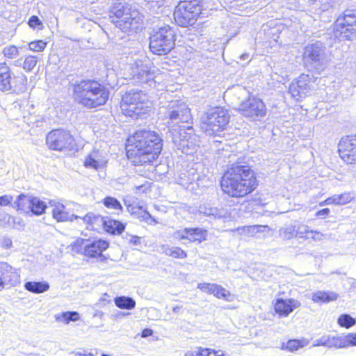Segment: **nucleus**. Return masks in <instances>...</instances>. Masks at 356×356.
I'll return each mask as SVG.
<instances>
[{"label":"nucleus","mask_w":356,"mask_h":356,"mask_svg":"<svg viewBox=\"0 0 356 356\" xmlns=\"http://www.w3.org/2000/svg\"><path fill=\"white\" fill-rule=\"evenodd\" d=\"M300 305L294 298H277L273 302V314L279 318H287Z\"/></svg>","instance_id":"obj_16"},{"label":"nucleus","mask_w":356,"mask_h":356,"mask_svg":"<svg viewBox=\"0 0 356 356\" xmlns=\"http://www.w3.org/2000/svg\"><path fill=\"white\" fill-rule=\"evenodd\" d=\"M12 70L6 62L0 63V91L5 92L11 89Z\"/></svg>","instance_id":"obj_22"},{"label":"nucleus","mask_w":356,"mask_h":356,"mask_svg":"<svg viewBox=\"0 0 356 356\" xmlns=\"http://www.w3.org/2000/svg\"><path fill=\"white\" fill-rule=\"evenodd\" d=\"M333 32L336 37L350 40L356 36V12L346 10L336 19Z\"/></svg>","instance_id":"obj_11"},{"label":"nucleus","mask_w":356,"mask_h":356,"mask_svg":"<svg viewBox=\"0 0 356 356\" xmlns=\"http://www.w3.org/2000/svg\"><path fill=\"white\" fill-rule=\"evenodd\" d=\"M337 323L341 327L349 328L355 324V320L348 314H342L338 318Z\"/></svg>","instance_id":"obj_42"},{"label":"nucleus","mask_w":356,"mask_h":356,"mask_svg":"<svg viewBox=\"0 0 356 356\" xmlns=\"http://www.w3.org/2000/svg\"><path fill=\"white\" fill-rule=\"evenodd\" d=\"M198 289L202 292L213 295L218 299L230 300L231 293L222 286L215 283L203 282L198 284Z\"/></svg>","instance_id":"obj_19"},{"label":"nucleus","mask_w":356,"mask_h":356,"mask_svg":"<svg viewBox=\"0 0 356 356\" xmlns=\"http://www.w3.org/2000/svg\"><path fill=\"white\" fill-rule=\"evenodd\" d=\"M24 288L33 293H40L47 291L49 285L44 282H27L24 284Z\"/></svg>","instance_id":"obj_34"},{"label":"nucleus","mask_w":356,"mask_h":356,"mask_svg":"<svg viewBox=\"0 0 356 356\" xmlns=\"http://www.w3.org/2000/svg\"><path fill=\"white\" fill-rule=\"evenodd\" d=\"M337 298V294L332 292L317 291L312 294V300L316 303H325L336 300Z\"/></svg>","instance_id":"obj_31"},{"label":"nucleus","mask_w":356,"mask_h":356,"mask_svg":"<svg viewBox=\"0 0 356 356\" xmlns=\"http://www.w3.org/2000/svg\"><path fill=\"white\" fill-rule=\"evenodd\" d=\"M29 49L33 52H42L47 46V42L42 40H35L28 44Z\"/></svg>","instance_id":"obj_41"},{"label":"nucleus","mask_w":356,"mask_h":356,"mask_svg":"<svg viewBox=\"0 0 356 356\" xmlns=\"http://www.w3.org/2000/svg\"><path fill=\"white\" fill-rule=\"evenodd\" d=\"M46 145L49 149L58 152L78 149L74 137L69 131L63 129L50 131L46 136Z\"/></svg>","instance_id":"obj_10"},{"label":"nucleus","mask_w":356,"mask_h":356,"mask_svg":"<svg viewBox=\"0 0 356 356\" xmlns=\"http://www.w3.org/2000/svg\"><path fill=\"white\" fill-rule=\"evenodd\" d=\"M38 63V57L33 55H28L25 57L22 64V68L26 72L32 71L36 66Z\"/></svg>","instance_id":"obj_40"},{"label":"nucleus","mask_w":356,"mask_h":356,"mask_svg":"<svg viewBox=\"0 0 356 356\" xmlns=\"http://www.w3.org/2000/svg\"><path fill=\"white\" fill-rule=\"evenodd\" d=\"M31 197L24 193L19 195L15 202L16 211L26 215H30Z\"/></svg>","instance_id":"obj_28"},{"label":"nucleus","mask_w":356,"mask_h":356,"mask_svg":"<svg viewBox=\"0 0 356 356\" xmlns=\"http://www.w3.org/2000/svg\"><path fill=\"white\" fill-rule=\"evenodd\" d=\"M81 220L87 231L98 234L102 231L104 216L88 212L81 218Z\"/></svg>","instance_id":"obj_18"},{"label":"nucleus","mask_w":356,"mask_h":356,"mask_svg":"<svg viewBox=\"0 0 356 356\" xmlns=\"http://www.w3.org/2000/svg\"><path fill=\"white\" fill-rule=\"evenodd\" d=\"M173 236L178 241L200 244L207 240L208 230L198 227H184L174 232Z\"/></svg>","instance_id":"obj_13"},{"label":"nucleus","mask_w":356,"mask_h":356,"mask_svg":"<svg viewBox=\"0 0 356 356\" xmlns=\"http://www.w3.org/2000/svg\"><path fill=\"white\" fill-rule=\"evenodd\" d=\"M2 54L6 58L13 59L18 56L19 49L15 45H10L3 49Z\"/></svg>","instance_id":"obj_44"},{"label":"nucleus","mask_w":356,"mask_h":356,"mask_svg":"<svg viewBox=\"0 0 356 356\" xmlns=\"http://www.w3.org/2000/svg\"><path fill=\"white\" fill-rule=\"evenodd\" d=\"M124 148L132 166L155 167L163 150V140L154 130L136 129L127 136Z\"/></svg>","instance_id":"obj_1"},{"label":"nucleus","mask_w":356,"mask_h":356,"mask_svg":"<svg viewBox=\"0 0 356 356\" xmlns=\"http://www.w3.org/2000/svg\"><path fill=\"white\" fill-rule=\"evenodd\" d=\"M219 186L223 195L239 200L250 196L258 188L259 180L252 165L236 161L223 170Z\"/></svg>","instance_id":"obj_2"},{"label":"nucleus","mask_w":356,"mask_h":356,"mask_svg":"<svg viewBox=\"0 0 356 356\" xmlns=\"http://www.w3.org/2000/svg\"><path fill=\"white\" fill-rule=\"evenodd\" d=\"M28 24L31 28L35 29L36 27L42 26V22L38 16L32 15L28 21Z\"/></svg>","instance_id":"obj_46"},{"label":"nucleus","mask_w":356,"mask_h":356,"mask_svg":"<svg viewBox=\"0 0 356 356\" xmlns=\"http://www.w3.org/2000/svg\"><path fill=\"white\" fill-rule=\"evenodd\" d=\"M307 342L304 339H292L281 344V349L287 352H295L305 347Z\"/></svg>","instance_id":"obj_32"},{"label":"nucleus","mask_w":356,"mask_h":356,"mask_svg":"<svg viewBox=\"0 0 356 356\" xmlns=\"http://www.w3.org/2000/svg\"><path fill=\"white\" fill-rule=\"evenodd\" d=\"M176 40V33L170 26L156 29L149 36V51L156 56L168 55L175 48Z\"/></svg>","instance_id":"obj_6"},{"label":"nucleus","mask_w":356,"mask_h":356,"mask_svg":"<svg viewBox=\"0 0 356 356\" xmlns=\"http://www.w3.org/2000/svg\"><path fill=\"white\" fill-rule=\"evenodd\" d=\"M102 202L106 209L115 210L118 213H122L123 211V207L122 204L115 197L112 196H106L102 200Z\"/></svg>","instance_id":"obj_36"},{"label":"nucleus","mask_w":356,"mask_h":356,"mask_svg":"<svg viewBox=\"0 0 356 356\" xmlns=\"http://www.w3.org/2000/svg\"><path fill=\"white\" fill-rule=\"evenodd\" d=\"M52 216L58 222L72 221L77 219L78 216L70 215L65 207L60 203H55L52 208Z\"/></svg>","instance_id":"obj_24"},{"label":"nucleus","mask_w":356,"mask_h":356,"mask_svg":"<svg viewBox=\"0 0 356 356\" xmlns=\"http://www.w3.org/2000/svg\"><path fill=\"white\" fill-rule=\"evenodd\" d=\"M163 253L173 259L183 260L188 257L187 252L180 246L167 247Z\"/></svg>","instance_id":"obj_30"},{"label":"nucleus","mask_w":356,"mask_h":356,"mask_svg":"<svg viewBox=\"0 0 356 356\" xmlns=\"http://www.w3.org/2000/svg\"><path fill=\"white\" fill-rule=\"evenodd\" d=\"M55 318L58 323L68 324L71 321L79 320L80 316L77 312H65L56 315Z\"/></svg>","instance_id":"obj_37"},{"label":"nucleus","mask_w":356,"mask_h":356,"mask_svg":"<svg viewBox=\"0 0 356 356\" xmlns=\"http://www.w3.org/2000/svg\"><path fill=\"white\" fill-rule=\"evenodd\" d=\"M336 197H338L339 200V203H337V205H343L348 204L352 200L349 193L336 195Z\"/></svg>","instance_id":"obj_45"},{"label":"nucleus","mask_w":356,"mask_h":356,"mask_svg":"<svg viewBox=\"0 0 356 356\" xmlns=\"http://www.w3.org/2000/svg\"><path fill=\"white\" fill-rule=\"evenodd\" d=\"M30 204V214L39 216L44 213L47 209L46 204L36 197H31Z\"/></svg>","instance_id":"obj_33"},{"label":"nucleus","mask_w":356,"mask_h":356,"mask_svg":"<svg viewBox=\"0 0 356 356\" xmlns=\"http://www.w3.org/2000/svg\"><path fill=\"white\" fill-rule=\"evenodd\" d=\"M153 184L149 181H145L144 184L137 186L134 188V193L138 196H147L152 193Z\"/></svg>","instance_id":"obj_39"},{"label":"nucleus","mask_w":356,"mask_h":356,"mask_svg":"<svg viewBox=\"0 0 356 356\" xmlns=\"http://www.w3.org/2000/svg\"><path fill=\"white\" fill-rule=\"evenodd\" d=\"M337 152L344 163L356 165V134L343 136L339 141Z\"/></svg>","instance_id":"obj_14"},{"label":"nucleus","mask_w":356,"mask_h":356,"mask_svg":"<svg viewBox=\"0 0 356 356\" xmlns=\"http://www.w3.org/2000/svg\"><path fill=\"white\" fill-rule=\"evenodd\" d=\"M12 245V241L10 239H6L3 241L2 246L6 248H10Z\"/></svg>","instance_id":"obj_52"},{"label":"nucleus","mask_w":356,"mask_h":356,"mask_svg":"<svg viewBox=\"0 0 356 356\" xmlns=\"http://www.w3.org/2000/svg\"><path fill=\"white\" fill-rule=\"evenodd\" d=\"M110 245L108 240L102 238L77 237L70 245V250L87 259H102Z\"/></svg>","instance_id":"obj_7"},{"label":"nucleus","mask_w":356,"mask_h":356,"mask_svg":"<svg viewBox=\"0 0 356 356\" xmlns=\"http://www.w3.org/2000/svg\"><path fill=\"white\" fill-rule=\"evenodd\" d=\"M236 111L243 117L253 120L264 117L266 108L264 102L255 97H249L243 101Z\"/></svg>","instance_id":"obj_12"},{"label":"nucleus","mask_w":356,"mask_h":356,"mask_svg":"<svg viewBox=\"0 0 356 356\" xmlns=\"http://www.w3.org/2000/svg\"><path fill=\"white\" fill-rule=\"evenodd\" d=\"M13 199V196L11 195H5L0 196V206L6 207L10 205Z\"/></svg>","instance_id":"obj_48"},{"label":"nucleus","mask_w":356,"mask_h":356,"mask_svg":"<svg viewBox=\"0 0 356 356\" xmlns=\"http://www.w3.org/2000/svg\"><path fill=\"white\" fill-rule=\"evenodd\" d=\"M337 203H339L338 197H336V195H334L332 196H330L327 198H326L325 200L319 203L320 206H324V205H330V204H334L337 205Z\"/></svg>","instance_id":"obj_47"},{"label":"nucleus","mask_w":356,"mask_h":356,"mask_svg":"<svg viewBox=\"0 0 356 356\" xmlns=\"http://www.w3.org/2000/svg\"><path fill=\"white\" fill-rule=\"evenodd\" d=\"M114 302L121 309H132L136 307L135 301L131 298L126 296L116 297Z\"/></svg>","instance_id":"obj_38"},{"label":"nucleus","mask_w":356,"mask_h":356,"mask_svg":"<svg viewBox=\"0 0 356 356\" xmlns=\"http://www.w3.org/2000/svg\"><path fill=\"white\" fill-rule=\"evenodd\" d=\"M19 278L16 269L6 262L0 263V291L4 288L5 284L14 285Z\"/></svg>","instance_id":"obj_17"},{"label":"nucleus","mask_w":356,"mask_h":356,"mask_svg":"<svg viewBox=\"0 0 356 356\" xmlns=\"http://www.w3.org/2000/svg\"><path fill=\"white\" fill-rule=\"evenodd\" d=\"M153 334L152 330L149 328H145L142 330L140 336L143 338L152 336Z\"/></svg>","instance_id":"obj_50"},{"label":"nucleus","mask_w":356,"mask_h":356,"mask_svg":"<svg viewBox=\"0 0 356 356\" xmlns=\"http://www.w3.org/2000/svg\"><path fill=\"white\" fill-rule=\"evenodd\" d=\"M188 356H226L223 351L220 350H213L211 348H197L196 350L187 354Z\"/></svg>","instance_id":"obj_35"},{"label":"nucleus","mask_w":356,"mask_h":356,"mask_svg":"<svg viewBox=\"0 0 356 356\" xmlns=\"http://www.w3.org/2000/svg\"><path fill=\"white\" fill-rule=\"evenodd\" d=\"M74 101L83 108L97 110L109 100L110 91L105 84L95 79H83L72 85Z\"/></svg>","instance_id":"obj_3"},{"label":"nucleus","mask_w":356,"mask_h":356,"mask_svg":"<svg viewBox=\"0 0 356 356\" xmlns=\"http://www.w3.org/2000/svg\"><path fill=\"white\" fill-rule=\"evenodd\" d=\"M179 117V113L177 111H172L169 114V119L171 120H175L178 119Z\"/></svg>","instance_id":"obj_51"},{"label":"nucleus","mask_w":356,"mask_h":356,"mask_svg":"<svg viewBox=\"0 0 356 356\" xmlns=\"http://www.w3.org/2000/svg\"><path fill=\"white\" fill-rule=\"evenodd\" d=\"M188 124L187 126H180L178 133L181 140L189 141L195 136V129L192 126V118L190 114L187 115L185 121Z\"/></svg>","instance_id":"obj_29"},{"label":"nucleus","mask_w":356,"mask_h":356,"mask_svg":"<svg viewBox=\"0 0 356 356\" xmlns=\"http://www.w3.org/2000/svg\"><path fill=\"white\" fill-rule=\"evenodd\" d=\"M202 12L200 0L180 1L174 10L173 16L176 24L186 27L193 25Z\"/></svg>","instance_id":"obj_9"},{"label":"nucleus","mask_w":356,"mask_h":356,"mask_svg":"<svg viewBox=\"0 0 356 356\" xmlns=\"http://www.w3.org/2000/svg\"><path fill=\"white\" fill-rule=\"evenodd\" d=\"M330 213V210L328 208H325L323 209H321L318 211L315 216L316 217L321 218V219H325L326 218Z\"/></svg>","instance_id":"obj_49"},{"label":"nucleus","mask_w":356,"mask_h":356,"mask_svg":"<svg viewBox=\"0 0 356 356\" xmlns=\"http://www.w3.org/2000/svg\"><path fill=\"white\" fill-rule=\"evenodd\" d=\"M130 214L147 225L157 224L156 220L152 217L146 209L137 204H130L127 206Z\"/></svg>","instance_id":"obj_21"},{"label":"nucleus","mask_w":356,"mask_h":356,"mask_svg":"<svg viewBox=\"0 0 356 356\" xmlns=\"http://www.w3.org/2000/svg\"><path fill=\"white\" fill-rule=\"evenodd\" d=\"M332 345L337 348H345L356 346V333H349L344 337H332Z\"/></svg>","instance_id":"obj_25"},{"label":"nucleus","mask_w":356,"mask_h":356,"mask_svg":"<svg viewBox=\"0 0 356 356\" xmlns=\"http://www.w3.org/2000/svg\"><path fill=\"white\" fill-rule=\"evenodd\" d=\"M86 168L99 170L107 165V160L98 149H93L86 155L83 163Z\"/></svg>","instance_id":"obj_20"},{"label":"nucleus","mask_w":356,"mask_h":356,"mask_svg":"<svg viewBox=\"0 0 356 356\" xmlns=\"http://www.w3.org/2000/svg\"><path fill=\"white\" fill-rule=\"evenodd\" d=\"M269 229L268 225H247L237 229L241 234L247 237H256L258 234L269 231Z\"/></svg>","instance_id":"obj_26"},{"label":"nucleus","mask_w":356,"mask_h":356,"mask_svg":"<svg viewBox=\"0 0 356 356\" xmlns=\"http://www.w3.org/2000/svg\"><path fill=\"white\" fill-rule=\"evenodd\" d=\"M316 79L312 78L309 74H301L289 85V92L297 100L305 98L312 90V83Z\"/></svg>","instance_id":"obj_15"},{"label":"nucleus","mask_w":356,"mask_h":356,"mask_svg":"<svg viewBox=\"0 0 356 356\" xmlns=\"http://www.w3.org/2000/svg\"><path fill=\"white\" fill-rule=\"evenodd\" d=\"M102 230L111 235H120L124 229L125 225L118 220L104 216Z\"/></svg>","instance_id":"obj_23"},{"label":"nucleus","mask_w":356,"mask_h":356,"mask_svg":"<svg viewBox=\"0 0 356 356\" xmlns=\"http://www.w3.org/2000/svg\"><path fill=\"white\" fill-rule=\"evenodd\" d=\"M321 47L317 44H309L305 47L302 58L309 62H317L320 59Z\"/></svg>","instance_id":"obj_27"},{"label":"nucleus","mask_w":356,"mask_h":356,"mask_svg":"<svg viewBox=\"0 0 356 356\" xmlns=\"http://www.w3.org/2000/svg\"><path fill=\"white\" fill-rule=\"evenodd\" d=\"M138 76L143 83L154 81V79L156 77L155 72L150 69L143 70L139 72Z\"/></svg>","instance_id":"obj_43"},{"label":"nucleus","mask_w":356,"mask_h":356,"mask_svg":"<svg viewBox=\"0 0 356 356\" xmlns=\"http://www.w3.org/2000/svg\"><path fill=\"white\" fill-rule=\"evenodd\" d=\"M118 108L122 115L136 120L149 115L152 102L142 90H130L121 95Z\"/></svg>","instance_id":"obj_5"},{"label":"nucleus","mask_w":356,"mask_h":356,"mask_svg":"<svg viewBox=\"0 0 356 356\" xmlns=\"http://www.w3.org/2000/svg\"><path fill=\"white\" fill-rule=\"evenodd\" d=\"M229 119L227 109L222 106H215L204 113L200 122V127L204 132L215 136L227 129Z\"/></svg>","instance_id":"obj_8"},{"label":"nucleus","mask_w":356,"mask_h":356,"mask_svg":"<svg viewBox=\"0 0 356 356\" xmlns=\"http://www.w3.org/2000/svg\"><path fill=\"white\" fill-rule=\"evenodd\" d=\"M111 22L127 35L136 34L144 29L143 15L128 4L116 3L109 10Z\"/></svg>","instance_id":"obj_4"}]
</instances>
